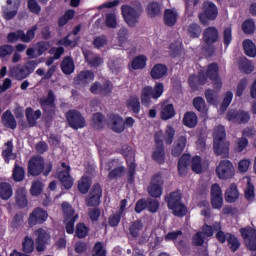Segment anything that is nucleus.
Instances as JSON below:
<instances>
[{
	"instance_id": "nucleus-1",
	"label": "nucleus",
	"mask_w": 256,
	"mask_h": 256,
	"mask_svg": "<svg viewBox=\"0 0 256 256\" xmlns=\"http://www.w3.org/2000/svg\"><path fill=\"white\" fill-rule=\"evenodd\" d=\"M227 132L225 126L218 125L214 128L213 133V149L216 155L229 157V142H227Z\"/></svg>"
},
{
	"instance_id": "nucleus-2",
	"label": "nucleus",
	"mask_w": 256,
	"mask_h": 256,
	"mask_svg": "<svg viewBox=\"0 0 256 256\" xmlns=\"http://www.w3.org/2000/svg\"><path fill=\"white\" fill-rule=\"evenodd\" d=\"M52 171L53 162L45 164V159L41 156L32 157L28 162V173L32 177H39L41 174L44 177H49Z\"/></svg>"
},
{
	"instance_id": "nucleus-3",
	"label": "nucleus",
	"mask_w": 256,
	"mask_h": 256,
	"mask_svg": "<svg viewBox=\"0 0 256 256\" xmlns=\"http://www.w3.org/2000/svg\"><path fill=\"white\" fill-rule=\"evenodd\" d=\"M182 199L183 196L179 190L171 192L169 196L165 198L167 207L172 211L174 217H185L189 211Z\"/></svg>"
},
{
	"instance_id": "nucleus-4",
	"label": "nucleus",
	"mask_w": 256,
	"mask_h": 256,
	"mask_svg": "<svg viewBox=\"0 0 256 256\" xmlns=\"http://www.w3.org/2000/svg\"><path fill=\"white\" fill-rule=\"evenodd\" d=\"M165 93V85L162 82H156L153 86L146 85L142 88L140 93V101L144 107H149L151 105V99L157 101Z\"/></svg>"
},
{
	"instance_id": "nucleus-5",
	"label": "nucleus",
	"mask_w": 256,
	"mask_h": 256,
	"mask_svg": "<svg viewBox=\"0 0 256 256\" xmlns=\"http://www.w3.org/2000/svg\"><path fill=\"white\" fill-rule=\"evenodd\" d=\"M214 229L216 231L215 237L218 243H227L232 253H237V251H239L241 248V242L239 241V238L235 236V234L229 232L224 233L221 227V223L219 222L214 223Z\"/></svg>"
},
{
	"instance_id": "nucleus-6",
	"label": "nucleus",
	"mask_w": 256,
	"mask_h": 256,
	"mask_svg": "<svg viewBox=\"0 0 256 256\" xmlns=\"http://www.w3.org/2000/svg\"><path fill=\"white\" fill-rule=\"evenodd\" d=\"M136 7L134 8L130 5H122L121 12L125 23L128 27H136L137 23H139V19H141V15H143V6L141 2H136Z\"/></svg>"
},
{
	"instance_id": "nucleus-7",
	"label": "nucleus",
	"mask_w": 256,
	"mask_h": 256,
	"mask_svg": "<svg viewBox=\"0 0 256 256\" xmlns=\"http://www.w3.org/2000/svg\"><path fill=\"white\" fill-rule=\"evenodd\" d=\"M240 234L244 240L246 249L251 252L250 256H256V229L247 226L240 229Z\"/></svg>"
},
{
	"instance_id": "nucleus-8",
	"label": "nucleus",
	"mask_w": 256,
	"mask_h": 256,
	"mask_svg": "<svg viewBox=\"0 0 256 256\" xmlns=\"http://www.w3.org/2000/svg\"><path fill=\"white\" fill-rule=\"evenodd\" d=\"M219 15L217 5L211 1H204L202 4V12L199 14V20L205 25L208 21H215Z\"/></svg>"
},
{
	"instance_id": "nucleus-9",
	"label": "nucleus",
	"mask_w": 256,
	"mask_h": 256,
	"mask_svg": "<svg viewBox=\"0 0 256 256\" xmlns=\"http://www.w3.org/2000/svg\"><path fill=\"white\" fill-rule=\"evenodd\" d=\"M163 185H165L163 174L161 172L154 174L148 186V195L154 199H159L163 195Z\"/></svg>"
},
{
	"instance_id": "nucleus-10",
	"label": "nucleus",
	"mask_w": 256,
	"mask_h": 256,
	"mask_svg": "<svg viewBox=\"0 0 256 256\" xmlns=\"http://www.w3.org/2000/svg\"><path fill=\"white\" fill-rule=\"evenodd\" d=\"M67 123L71 129H75L76 131L78 129H83L87 125V121L85 120V117H83V114L79 112V110H69L65 114Z\"/></svg>"
},
{
	"instance_id": "nucleus-11",
	"label": "nucleus",
	"mask_w": 256,
	"mask_h": 256,
	"mask_svg": "<svg viewBox=\"0 0 256 256\" xmlns=\"http://www.w3.org/2000/svg\"><path fill=\"white\" fill-rule=\"evenodd\" d=\"M226 119L236 125H247L251 121V113L245 110L230 109L226 114Z\"/></svg>"
},
{
	"instance_id": "nucleus-12",
	"label": "nucleus",
	"mask_w": 256,
	"mask_h": 256,
	"mask_svg": "<svg viewBox=\"0 0 256 256\" xmlns=\"http://www.w3.org/2000/svg\"><path fill=\"white\" fill-rule=\"evenodd\" d=\"M101 197H103V188L101 184L95 183L85 199L86 206L99 207L101 205Z\"/></svg>"
},
{
	"instance_id": "nucleus-13",
	"label": "nucleus",
	"mask_w": 256,
	"mask_h": 256,
	"mask_svg": "<svg viewBox=\"0 0 256 256\" xmlns=\"http://www.w3.org/2000/svg\"><path fill=\"white\" fill-rule=\"evenodd\" d=\"M216 175L218 179H231L235 175V168L230 160H221L216 167Z\"/></svg>"
},
{
	"instance_id": "nucleus-14",
	"label": "nucleus",
	"mask_w": 256,
	"mask_h": 256,
	"mask_svg": "<svg viewBox=\"0 0 256 256\" xmlns=\"http://www.w3.org/2000/svg\"><path fill=\"white\" fill-rule=\"evenodd\" d=\"M47 219H49V213L45 209L37 207L29 214L28 225L29 227L43 225Z\"/></svg>"
},
{
	"instance_id": "nucleus-15",
	"label": "nucleus",
	"mask_w": 256,
	"mask_h": 256,
	"mask_svg": "<svg viewBox=\"0 0 256 256\" xmlns=\"http://www.w3.org/2000/svg\"><path fill=\"white\" fill-rule=\"evenodd\" d=\"M206 75L212 81L214 89L219 91L223 87V82L219 76V64L217 62H213L207 66Z\"/></svg>"
},
{
	"instance_id": "nucleus-16",
	"label": "nucleus",
	"mask_w": 256,
	"mask_h": 256,
	"mask_svg": "<svg viewBox=\"0 0 256 256\" xmlns=\"http://www.w3.org/2000/svg\"><path fill=\"white\" fill-rule=\"evenodd\" d=\"M34 235L36 236L35 244L36 251L38 253H43L45 249H47V243H49V239H51V235L47 232V230L43 228H38L34 231Z\"/></svg>"
},
{
	"instance_id": "nucleus-17",
	"label": "nucleus",
	"mask_w": 256,
	"mask_h": 256,
	"mask_svg": "<svg viewBox=\"0 0 256 256\" xmlns=\"http://www.w3.org/2000/svg\"><path fill=\"white\" fill-rule=\"evenodd\" d=\"M90 93L107 97L113 93V83L109 80H105L102 84L101 82H94L90 87Z\"/></svg>"
},
{
	"instance_id": "nucleus-18",
	"label": "nucleus",
	"mask_w": 256,
	"mask_h": 256,
	"mask_svg": "<svg viewBox=\"0 0 256 256\" xmlns=\"http://www.w3.org/2000/svg\"><path fill=\"white\" fill-rule=\"evenodd\" d=\"M93 81H95V72L92 70H82L74 78V85L80 89V87H87Z\"/></svg>"
},
{
	"instance_id": "nucleus-19",
	"label": "nucleus",
	"mask_w": 256,
	"mask_h": 256,
	"mask_svg": "<svg viewBox=\"0 0 256 256\" xmlns=\"http://www.w3.org/2000/svg\"><path fill=\"white\" fill-rule=\"evenodd\" d=\"M61 167L66 170H61L58 173V179L62 183L63 187L69 191L73 187V177L71 176V166H67L65 162L61 163Z\"/></svg>"
},
{
	"instance_id": "nucleus-20",
	"label": "nucleus",
	"mask_w": 256,
	"mask_h": 256,
	"mask_svg": "<svg viewBox=\"0 0 256 256\" xmlns=\"http://www.w3.org/2000/svg\"><path fill=\"white\" fill-rule=\"evenodd\" d=\"M108 127L114 133H123L125 131V120L119 114H109L108 116Z\"/></svg>"
},
{
	"instance_id": "nucleus-21",
	"label": "nucleus",
	"mask_w": 256,
	"mask_h": 256,
	"mask_svg": "<svg viewBox=\"0 0 256 256\" xmlns=\"http://www.w3.org/2000/svg\"><path fill=\"white\" fill-rule=\"evenodd\" d=\"M40 107L47 115L55 113V93L53 90L48 91L47 96L40 99Z\"/></svg>"
},
{
	"instance_id": "nucleus-22",
	"label": "nucleus",
	"mask_w": 256,
	"mask_h": 256,
	"mask_svg": "<svg viewBox=\"0 0 256 256\" xmlns=\"http://www.w3.org/2000/svg\"><path fill=\"white\" fill-rule=\"evenodd\" d=\"M203 41L208 45V47L215 45V43L219 41V30L217 27L210 26L206 28L203 32Z\"/></svg>"
},
{
	"instance_id": "nucleus-23",
	"label": "nucleus",
	"mask_w": 256,
	"mask_h": 256,
	"mask_svg": "<svg viewBox=\"0 0 256 256\" xmlns=\"http://www.w3.org/2000/svg\"><path fill=\"white\" fill-rule=\"evenodd\" d=\"M185 147H187V136H178L172 145V157H181L183 151H185Z\"/></svg>"
},
{
	"instance_id": "nucleus-24",
	"label": "nucleus",
	"mask_w": 256,
	"mask_h": 256,
	"mask_svg": "<svg viewBox=\"0 0 256 256\" xmlns=\"http://www.w3.org/2000/svg\"><path fill=\"white\" fill-rule=\"evenodd\" d=\"M168 71H169V68H167V65L162 63H157L150 70V77L154 81H159V79H163V77H167Z\"/></svg>"
},
{
	"instance_id": "nucleus-25",
	"label": "nucleus",
	"mask_w": 256,
	"mask_h": 256,
	"mask_svg": "<svg viewBox=\"0 0 256 256\" xmlns=\"http://www.w3.org/2000/svg\"><path fill=\"white\" fill-rule=\"evenodd\" d=\"M10 77H15L17 81H23V79H27L29 77V73L27 72L25 66L14 65L10 66Z\"/></svg>"
},
{
	"instance_id": "nucleus-26",
	"label": "nucleus",
	"mask_w": 256,
	"mask_h": 256,
	"mask_svg": "<svg viewBox=\"0 0 256 256\" xmlns=\"http://www.w3.org/2000/svg\"><path fill=\"white\" fill-rule=\"evenodd\" d=\"M41 110L34 111L31 107L25 110V116L29 127H37V119H41Z\"/></svg>"
},
{
	"instance_id": "nucleus-27",
	"label": "nucleus",
	"mask_w": 256,
	"mask_h": 256,
	"mask_svg": "<svg viewBox=\"0 0 256 256\" xmlns=\"http://www.w3.org/2000/svg\"><path fill=\"white\" fill-rule=\"evenodd\" d=\"M177 19H179L177 10L166 9L164 11V25H166V27H175V25H177Z\"/></svg>"
},
{
	"instance_id": "nucleus-28",
	"label": "nucleus",
	"mask_w": 256,
	"mask_h": 256,
	"mask_svg": "<svg viewBox=\"0 0 256 256\" xmlns=\"http://www.w3.org/2000/svg\"><path fill=\"white\" fill-rule=\"evenodd\" d=\"M113 163H115V160H112L107 163L108 166V179L110 181H113L115 179H119V177H123V173H125V167L124 166H118L113 169Z\"/></svg>"
},
{
	"instance_id": "nucleus-29",
	"label": "nucleus",
	"mask_w": 256,
	"mask_h": 256,
	"mask_svg": "<svg viewBox=\"0 0 256 256\" xmlns=\"http://www.w3.org/2000/svg\"><path fill=\"white\" fill-rule=\"evenodd\" d=\"M177 115L175 111V106L173 104H163L160 111V119L162 121H169V119H173Z\"/></svg>"
},
{
	"instance_id": "nucleus-30",
	"label": "nucleus",
	"mask_w": 256,
	"mask_h": 256,
	"mask_svg": "<svg viewBox=\"0 0 256 256\" xmlns=\"http://www.w3.org/2000/svg\"><path fill=\"white\" fill-rule=\"evenodd\" d=\"M16 205L19 209H25L29 205V200H27V190L25 188H19L15 193Z\"/></svg>"
},
{
	"instance_id": "nucleus-31",
	"label": "nucleus",
	"mask_w": 256,
	"mask_h": 256,
	"mask_svg": "<svg viewBox=\"0 0 256 256\" xmlns=\"http://www.w3.org/2000/svg\"><path fill=\"white\" fill-rule=\"evenodd\" d=\"M60 67L64 75H71L72 73H75V62L71 56L65 57L62 60Z\"/></svg>"
},
{
	"instance_id": "nucleus-32",
	"label": "nucleus",
	"mask_w": 256,
	"mask_h": 256,
	"mask_svg": "<svg viewBox=\"0 0 256 256\" xmlns=\"http://www.w3.org/2000/svg\"><path fill=\"white\" fill-rule=\"evenodd\" d=\"M199 119L197 118V114L195 112L189 111L184 114L182 123L185 127L189 129H193L197 127Z\"/></svg>"
},
{
	"instance_id": "nucleus-33",
	"label": "nucleus",
	"mask_w": 256,
	"mask_h": 256,
	"mask_svg": "<svg viewBox=\"0 0 256 256\" xmlns=\"http://www.w3.org/2000/svg\"><path fill=\"white\" fill-rule=\"evenodd\" d=\"M237 199H239V189H237V184L232 183L225 192V201L235 203Z\"/></svg>"
},
{
	"instance_id": "nucleus-34",
	"label": "nucleus",
	"mask_w": 256,
	"mask_h": 256,
	"mask_svg": "<svg viewBox=\"0 0 256 256\" xmlns=\"http://www.w3.org/2000/svg\"><path fill=\"white\" fill-rule=\"evenodd\" d=\"M2 123L8 129H17V120H15V116L11 112V110H7L2 115Z\"/></svg>"
},
{
	"instance_id": "nucleus-35",
	"label": "nucleus",
	"mask_w": 256,
	"mask_h": 256,
	"mask_svg": "<svg viewBox=\"0 0 256 256\" xmlns=\"http://www.w3.org/2000/svg\"><path fill=\"white\" fill-rule=\"evenodd\" d=\"M6 149L2 151V157L5 163H10L11 160L15 161L17 159V154L13 153V141H8L5 143Z\"/></svg>"
},
{
	"instance_id": "nucleus-36",
	"label": "nucleus",
	"mask_w": 256,
	"mask_h": 256,
	"mask_svg": "<svg viewBox=\"0 0 256 256\" xmlns=\"http://www.w3.org/2000/svg\"><path fill=\"white\" fill-rule=\"evenodd\" d=\"M10 197H13V187L7 182H0V199L9 201Z\"/></svg>"
},
{
	"instance_id": "nucleus-37",
	"label": "nucleus",
	"mask_w": 256,
	"mask_h": 256,
	"mask_svg": "<svg viewBox=\"0 0 256 256\" xmlns=\"http://www.w3.org/2000/svg\"><path fill=\"white\" fill-rule=\"evenodd\" d=\"M126 106L132 113H134V115H139V113H141V101H139V97L137 96H131L127 100Z\"/></svg>"
},
{
	"instance_id": "nucleus-38",
	"label": "nucleus",
	"mask_w": 256,
	"mask_h": 256,
	"mask_svg": "<svg viewBox=\"0 0 256 256\" xmlns=\"http://www.w3.org/2000/svg\"><path fill=\"white\" fill-rule=\"evenodd\" d=\"M165 147H154V150L152 152V160L155 161V163H158V165L165 164Z\"/></svg>"
},
{
	"instance_id": "nucleus-39",
	"label": "nucleus",
	"mask_w": 256,
	"mask_h": 256,
	"mask_svg": "<svg viewBox=\"0 0 256 256\" xmlns=\"http://www.w3.org/2000/svg\"><path fill=\"white\" fill-rule=\"evenodd\" d=\"M147 67V56L138 55L134 57L131 61V69L134 71H139V69H145Z\"/></svg>"
},
{
	"instance_id": "nucleus-40",
	"label": "nucleus",
	"mask_w": 256,
	"mask_h": 256,
	"mask_svg": "<svg viewBox=\"0 0 256 256\" xmlns=\"http://www.w3.org/2000/svg\"><path fill=\"white\" fill-rule=\"evenodd\" d=\"M61 207L64 215V220L79 219V215H75V209H73V206H71L69 202H63Z\"/></svg>"
},
{
	"instance_id": "nucleus-41",
	"label": "nucleus",
	"mask_w": 256,
	"mask_h": 256,
	"mask_svg": "<svg viewBox=\"0 0 256 256\" xmlns=\"http://www.w3.org/2000/svg\"><path fill=\"white\" fill-rule=\"evenodd\" d=\"M175 133V128L171 124H168L163 134V141L166 145L173 144V141L175 140Z\"/></svg>"
},
{
	"instance_id": "nucleus-42",
	"label": "nucleus",
	"mask_w": 256,
	"mask_h": 256,
	"mask_svg": "<svg viewBox=\"0 0 256 256\" xmlns=\"http://www.w3.org/2000/svg\"><path fill=\"white\" fill-rule=\"evenodd\" d=\"M71 37V33H68L64 38L60 39L57 41L58 46H63V47H77L79 45V41L81 38L76 37L73 40L69 39Z\"/></svg>"
},
{
	"instance_id": "nucleus-43",
	"label": "nucleus",
	"mask_w": 256,
	"mask_h": 256,
	"mask_svg": "<svg viewBox=\"0 0 256 256\" xmlns=\"http://www.w3.org/2000/svg\"><path fill=\"white\" fill-rule=\"evenodd\" d=\"M22 251L25 255H31L35 251V240L29 236H25L22 242Z\"/></svg>"
},
{
	"instance_id": "nucleus-44",
	"label": "nucleus",
	"mask_w": 256,
	"mask_h": 256,
	"mask_svg": "<svg viewBox=\"0 0 256 256\" xmlns=\"http://www.w3.org/2000/svg\"><path fill=\"white\" fill-rule=\"evenodd\" d=\"M187 33L190 39H199L201 37V33H203V29L201 28V25L191 23L188 26Z\"/></svg>"
},
{
	"instance_id": "nucleus-45",
	"label": "nucleus",
	"mask_w": 256,
	"mask_h": 256,
	"mask_svg": "<svg viewBox=\"0 0 256 256\" xmlns=\"http://www.w3.org/2000/svg\"><path fill=\"white\" fill-rule=\"evenodd\" d=\"M37 29H39V27L37 25H34L29 30H27L26 34L23 30H20L21 41L23 43H31V41L35 39V33Z\"/></svg>"
},
{
	"instance_id": "nucleus-46",
	"label": "nucleus",
	"mask_w": 256,
	"mask_h": 256,
	"mask_svg": "<svg viewBox=\"0 0 256 256\" xmlns=\"http://www.w3.org/2000/svg\"><path fill=\"white\" fill-rule=\"evenodd\" d=\"M91 179L89 176H83L78 182V191L82 193V195H87L89 193V189H91Z\"/></svg>"
},
{
	"instance_id": "nucleus-47",
	"label": "nucleus",
	"mask_w": 256,
	"mask_h": 256,
	"mask_svg": "<svg viewBox=\"0 0 256 256\" xmlns=\"http://www.w3.org/2000/svg\"><path fill=\"white\" fill-rule=\"evenodd\" d=\"M141 231H143V222H141V220H136L132 222V224L129 227V233L131 237L137 239V237L141 235Z\"/></svg>"
},
{
	"instance_id": "nucleus-48",
	"label": "nucleus",
	"mask_w": 256,
	"mask_h": 256,
	"mask_svg": "<svg viewBox=\"0 0 256 256\" xmlns=\"http://www.w3.org/2000/svg\"><path fill=\"white\" fill-rule=\"evenodd\" d=\"M92 127L94 129H103L105 127V115L101 112H96L93 114Z\"/></svg>"
},
{
	"instance_id": "nucleus-49",
	"label": "nucleus",
	"mask_w": 256,
	"mask_h": 256,
	"mask_svg": "<svg viewBox=\"0 0 256 256\" xmlns=\"http://www.w3.org/2000/svg\"><path fill=\"white\" fill-rule=\"evenodd\" d=\"M12 177L16 183H21V181L25 179V169L19 166V164L15 163Z\"/></svg>"
},
{
	"instance_id": "nucleus-50",
	"label": "nucleus",
	"mask_w": 256,
	"mask_h": 256,
	"mask_svg": "<svg viewBox=\"0 0 256 256\" xmlns=\"http://www.w3.org/2000/svg\"><path fill=\"white\" fill-rule=\"evenodd\" d=\"M243 48L248 57H256V46L250 39L243 41Z\"/></svg>"
},
{
	"instance_id": "nucleus-51",
	"label": "nucleus",
	"mask_w": 256,
	"mask_h": 256,
	"mask_svg": "<svg viewBox=\"0 0 256 256\" xmlns=\"http://www.w3.org/2000/svg\"><path fill=\"white\" fill-rule=\"evenodd\" d=\"M239 69L242 71V73H245L246 75H249L250 73H253L255 71V66L249 61L248 59H242L239 62Z\"/></svg>"
},
{
	"instance_id": "nucleus-52",
	"label": "nucleus",
	"mask_w": 256,
	"mask_h": 256,
	"mask_svg": "<svg viewBox=\"0 0 256 256\" xmlns=\"http://www.w3.org/2000/svg\"><path fill=\"white\" fill-rule=\"evenodd\" d=\"M92 256H107V249H105V243L98 241L92 248Z\"/></svg>"
},
{
	"instance_id": "nucleus-53",
	"label": "nucleus",
	"mask_w": 256,
	"mask_h": 256,
	"mask_svg": "<svg viewBox=\"0 0 256 256\" xmlns=\"http://www.w3.org/2000/svg\"><path fill=\"white\" fill-rule=\"evenodd\" d=\"M89 235V227L85 223H78L76 225L75 236L78 239H85Z\"/></svg>"
},
{
	"instance_id": "nucleus-54",
	"label": "nucleus",
	"mask_w": 256,
	"mask_h": 256,
	"mask_svg": "<svg viewBox=\"0 0 256 256\" xmlns=\"http://www.w3.org/2000/svg\"><path fill=\"white\" fill-rule=\"evenodd\" d=\"M45 185H43V182L40 180H36L32 182L31 188H30V193L33 197H39L41 193H43V188Z\"/></svg>"
},
{
	"instance_id": "nucleus-55",
	"label": "nucleus",
	"mask_w": 256,
	"mask_h": 256,
	"mask_svg": "<svg viewBox=\"0 0 256 256\" xmlns=\"http://www.w3.org/2000/svg\"><path fill=\"white\" fill-rule=\"evenodd\" d=\"M147 12L148 15L153 19L157 17V15L161 14V5H159V2H151L147 6Z\"/></svg>"
},
{
	"instance_id": "nucleus-56",
	"label": "nucleus",
	"mask_w": 256,
	"mask_h": 256,
	"mask_svg": "<svg viewBox=\"0 0 256 256\" xmlns=\"http://www.w3.org/2000/svg\"><path fill=\"white\" fill-rule=\"evenodd\" d=\"M201 156H194L191 161V169L194 173L198 175L203 173V164L201 163Z\"/></svg>"
},
{
	"instance_id": "nucleus-57",
	"label": "nucleus",
	"mask_w": 256,
	"mask_h": 256,
	"mask_svg": "<svg viewBox=\"0 0 256 256\" xmlns=\"http://www.w3.org/2000/svg\"><path fill=\"white\" fill-rule=\"evenodd\" d=\"M136 173H137V164H135V162H131L128 165V171H127V183H129V185H133V183H135Z\"/></svg>"
},
{
	"instance_id": "nucleus-58",
	"label": "nucleus",
	"mask_w": 256,
	"mask_h": 256,
	"mask_svg": "<svg viewBox=\"0 0 256 256\" xmlns=\"http://www.w3.org/2000/svg\"><path fill=\"white\" fill-rule=\"evenodd\" d=\"M242 31L245 35H253L255 33V21L247 19L242 23Z\"/></svg>"
},
{
	"instance_id": "nucleus-59",
	"label": "nucleus",
	"mask_w": 256,
	"mask_h": 256,
	"mask_svg": "<svg viewBox=\"0 0 256 256\" xmlns=\"http://www.w3.org/2000/svg\"><path fill=\"white\" fill-rule=\"evenodd\" d=\"M193 107L196 109V111H199L200 113H205V110L207 109V105L205 104V99H203V97L201 96L194 98Z\"/></svg>"
},
{
	"instance_id": "nucleus-60",
	"label": "nucleus",
	"mask_w": 256,
	"mask_h": 256,
	"mask_svg": "<svg viewBox=\"0 0 256 256\" xmlns=\"http://www.w3.org/2000/svg\"><path fill=\"white\" fill-rule=\"evenodd\" d=\"M105 25L109 29H117V16L111 12L106 14Z\"/></svg>"
},
{
	"instance_id": "nucleus-61",
	"label": "nucleus",
	"mask_w": 256,
	"mask_h": 256,
	"mask_svg": "<svg viewBox=\"0 0 256 256\" xmlns=\"http://www.w3.org/2000/svg\"><path fill=\"white\" fill-rule=\"evenodd\" d=\"M231 41H233V30L231 27H226L223 31V43L225 49L231 45Z\"/></svg>"
},
{
	"instance_id": "nucleus-62",
	"label": "nucleus",
	"mask_w": 256,
	"mask_h": 256,
	"mask_svg": "<svg viewBox=\"0 0 256 256\" xmlns=\"http://www.w3.org/2000/svg\"><path fill=\"white\" fill-rule=\"evenodd\" d=\"M249 83V80L247 78H242L236 87L235 95L236 97H243V93H245V89H247V85Z\"/></svg>"
},
{
	"instance_id": "nucleus-63",
	"label": "nucleus",
	"mask_w": 256,
	"mask_h": 256,
	"mask_svg": "<svg viewBox=\"0 0 256 256\" xmlns=\"http://www.w3.org/2000/svg\"><path fill=\"white\" fill-rule=\"evenodd\" d=\"M88 217L92 223H97L99 217H101V209L98 206L88 209Z\"/></svg>"
},
{
	"instance_id": "nucleus-64",
	"label": "nucleus",
	"mask_w": 256,
	"mask_h": 256,
	"mask_svg": "<svg viewBox=\"0 0 256 256\" xmlns=\"http://www.w3.org/2000/svg\"><path fill=\"white\" fill-rule=\"evenodd\" d=\"M127 35H128L127 28H121L118 31L117 41H118L119 47H125V43H127Z\"/></svg>"
}]
</instances>
